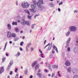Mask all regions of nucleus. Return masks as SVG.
Masks as SVG:
<instances>
[{
    "instance_id": "nucleus-1",
    "label": "nucleus",
    "mask_w": 78,
    "mask_h": 78,
    "mask_svg": "<svg viewBox=\"0 0 78 78\" xmlns=\"http://www.w3.org/2000/svg\"><path fill=\"white\" fill-rule=\"evenodd\" d=\"M30 7L32 8V9H30L29 10L31 12L35 13L36 12V10H34V9H35L37 8V6L35 4H31L30 5Z\"/></svg>"
},
{
    "instance_id": "nucleus-2",
    "label": "nucleus",
    "mask_w": 78,
    "mask_h": 78,
    "mask_svg": "<svg viewBox=\"0 0 78 78\" xmlns=\"http://www.w3.org/2000/svg\"><path fill=\"white\" fill-rule=\"evenodd\" d=\"M21 6L23 8H26L29 7L30 4L27 2H23L21 4Z\"/></svg>"
},
{
    "instance_id": "nucleus-3",
    "label": "nucleus",
    "mask_w": 78,
    "mask_h": 78,
    "mask_svg": "<svg viewBox=\"0 0 78 78\" xmlns=\"http://www.w3.org/2000/svg\"><path fill=\"white\" fill-rule=\"evenodd\" d=\"M41 4H42L38 2H37V4L38 7L40 8L39 9V10L41 11H42L44 8L42 6Z\"/></svg>"
},
{
    "instance_id": "nucleus-4",
    "label": "nucleus",
    "mask_w": 78,
    "mask_h": 78,
    "mask_svg": "<svg viewBox=\"0 0 78 78\" xmlns=\"http://www.w3.org/2000/svg\"><path fill=\"white\" fill-rule=\"evenodd\" d=\"M70 31L73 32H75L77 30V27L75 26H71L69 27Z\"/></svg>"
},
{
    "instance_id": "nucleus-5",
    "label": "nucleus",
    "mask_w": 78,
    "mask_h": 78,
    "mask_svg": "<svg viewBox=\"0 0 78 78\" xmlns=\"http://www.w3.org/2000/svg\"><path fill=\"white\" fill-rule=\"evenodd\" d=\"M72 71L73 74H77L78 73V70L76 68H73Z\"/></svg>"
},
{
    "instance_id": "nucleus-6",
    "label": "nucleus",
    "mask_w": 78,
    "mask_h": 78,
    "mask_svg": "<svg viewBox=\"0 0 78 78\" xmlns=\"http://www.w3.org/2000/svg\"><path fill=\"white\" fill-rule=\"evenodd\" d=\"M7 37L9 39H11L12 37V33L10 32H7Z\"/></svg>"
},
{
    "instance_id": "nucleus-7",
    "label": "nucleus",
    "mask_w": 78,
    "mask_h": 78,
    "mask_svg": "<svg viewBox=\"0 0 78 78\" xmlns=\"http://www.w3.org/2000/svg\"><path fill=\"white\" fill-rule=\"evenodd\" d=\"M49 45V47L48 48V49L49 50H50L51 49V47H52V43H51V44L49 43L48 45H47L46 46H45L44 48L45 49L46 47H47Z\"/></svg>"
},
{
    "instance_id": "nucleus-8",
    "label": "nucleus",
    "mask_w": 78,
    "mask_h": 78,
    "mask_svg": "<svg viewBox=\"0 0 78 78\" xmlns=\"http://www.w3.org/2000/svg\"><path fill=\"white\" fill-rule=\"evenodd\" d=\"M26 21L24 19H22L21 21V23L22 25L24 26L26 24Z\"/></svg>"
},
{
    "instance_id": "nucleus-9",
    "label": "nucleus",
    "mask_w": 78,
    "mask_h": 78,
    "mask_svg": "<svg viewBox=\"0 0 78 78\" xmlns=\"http://www.w3.org/2000/svg\"><path fill=\"white\" fill-rule=\"evenodd\" d=\"M13 62L12 61H10V62L8 65V66L7 67V70H8L11 67V66L13 64Z\"/></svg>"
},
{
    "instance_id": "nucleus-10",
    "label": "nucleus",
    "mask_w": 78,
    "mask_h": 78,
    "mask_svg": "<svg viewBox=\"0 0 78 78\" xmlns=\"http://www.w3.org/2000/svg\"><path fill=\"white\" fill-rule=\"evenodd\" d=\"M71 38H69L67 40V43H66V48H67L68 46H69V44L70 42Z\"/></svg>"
},
{
    "instance_id": "nucleus-11",
    "label": "nucleus",
    "mask_w": 78,
    "mask_h": 78,
    "mask_svg": "<svg viewBox=\"0 0 78 78\" xmlns=\"http://www.w3.org/2000/svg\"><path fill=\"white\" fill-rule=\"evenodd\" d=\"M65 64L66 66H69L71 65V63L69 61L67 60L65 62Z\"/></svg>"
},
{
    "instance_id": "nucleus-12",
    "label": "nucleus",
    "mask_w": 78,
    "mask_h": 78,
    "mask_svg": "<svg viewBox=\"0 0 78 78\" xmlns=\"http://www.w3.org/2000/svg\"><path fill=\"white\" fill-rule=\"evenodd\" d=\"M4 72V68L3 66L1 67L0 69V74H1Z\"/></svg>"
},
{
    "instance_id": "nucleus-13",
    "label": "nucleus",
    "mask_w": 78,
    "mask_h": 78,
    "mask_svg": "<svg viewBox=\"0 0 78 78\" xmlns=\"http://www.w3.org/2000/svg\"><path fill=\"white\" fill-rule=\"evenodd\" d=\"M67 70L69 73H71L72 72V68L71 67H69L67 69Z\"/></svg>"
},
{
    "instance_id": "nucleus-14",
    "label": "nucleus",
    "mask_w": 78,
    "mask_h": 78,
    "mask_svg": "<svg viewBox=\"0 0 78 78\" xmlns=\"http://www.w3.org/2000/svg\"><path fill=\"white\" fill-rule=\"evenodd\" d=\"M53 47L54 48V49L55 50L57 51V53L58 52L57 48L55 46L54 44L53 45Z\"/></svg>"
},
{
    "instance_id": "nucleus-15",
    "label": "nucleus",
    "mask_w": 78,
    "mask_h": 78,
    "mask_svg": "<svg viewBox=\"0 0 78 78\" xmlns=\"http://www.w3.org/2000/svg\"><path fill=\"white\" fill-rule=\"evenodd\" d=\"M37 3H40L42 4V5H43V4H44L43 0H38Z\"/></svg>"
},
{
    "instance_id": "nucleus-16",
    "label": "nucleus",
    "mask_w": 78,
    "mask_h": 78,
    "mask_svg": "<svg viewBox=\"0 0 78 78\" xmlns=\"http://www.w3.org/2000/svg\"><path fill=\"white\" fill-rule=\"evenodd\" d=\"M37 75L38 76L39 78H40L42 76V74L41 73H37Z\"/></svg>"
},
{
    "instance_id": "nucleus-17",
    "label": "nucleus",
    "mask_w": 78,
    "mask_h": 78,
    "mask_svg": "<svg viewBox=\"0 0 78 78\" xmlns=\"http://www.w3.org/2000/svg\"><path fill=\"white\" fill-rule=\"evenodd\" d=\"M17 36V35L16 34L14 33H12V37H13L14 38H15Z\"/></svg>"
},
{
    "instance_id": "nucleus-18",
    "label": "nucleus",
    "mask_w": 78,
    "mask_h": 78,
    "mask_svg": "<svg viewBox=\"0 0 78 78\" xmlns=\"http://www.w3.org/2000/svg\"><path fill=\"white\" fill-rule=\"evenodd\" d=\"M31 24V22L30 21H26V24L28 26H30Z\"/></svg>"
},
{
    "instance_id": "nucleus-19",
    "label": "nucleus",
    "mask_w": 78,
    "mask_h": 78,
    "mask_svg": "<svg viewBox=\"0 0 78 78\" xmlns=\"http://www.w3.org/2000/svg\"><path fill=\"white\" fill-rule=\"evenodd\" d=\"M7 28L9 30H10L11 29V25L10 24H8L7 25Z\"/></svg>"
},
{
    "instance_id": "nucleus-20",
    "label": "nucleus",
    "mask_w": 78,
    "mask_h": 78,
    "mask_svg": "<svg viewBox=\"0 0 78 78\" xmlns=\"http://www.w3.org/2000/svg\"><path fill=\"white\" fill-rule=\"evenodd\" d=\"M31 43H29L27 44V45L26 46V48H30V46H31Z\"/></svg>"
},
{
    "instance_id": "nucleus-21",
    "label": "nucleus",
    "mask_w": 78,
    "mask_h": 78,
    "mask_svg": "<svg viewBox=\"0 0 78 78\" xmlns=\"http://www.w3.org/2000/svg\"><path fill=\"white\" fill-rule=\"evenodd\" d=\"M24 11L27 14H28V15H30V12H29V11L27 9H25L24 10Z\"/></svg>"
},
{
    "instance_id": "nucleus-22",
    "label": "nucleus",
    "mask_w": 78,
    "mask_h": 78,
    "mask_svg": "<svg viewBox=\"0 0 78 78\" xmlns=\"http://www.w3.org/2000/svg\"><path fill=\"white\" fill-rule=\"evenodd\" d=\"M37 63V61H35V62H33L32 64V66L33 67H34Z\"/></svg>"
},
{
    "instance_id": "nucleus-23",
    "label": "nucleus",
    "mask_w": 78,
    "mask_h": 78,
    "mask_svg": "<svg viewBox=\"0 0 78 78\" xmlns=\"http://www.w3.org/2000/svg\"><path fill=\"white\" fill-rule=\"evenodd\" d=\"M52 66L54 69L58 68V66L56 65H53Z\"/></svg>"
},
{
    "instance_id": "nucleus-24",
    "label": "nucleus",
    "mask_w": 78,
    "mask_h": 78,
    "mask_svg": "<svg viewBox=\"0 0 78 78\" xmlns=\"http://www.w3.org/2000/svg\"><path fill=\"white\" fill-rule=\"evenodd\" d=\"M48 68L49 69L50 71H52V69L51 68L50 65L49 64H48Z\"/></svg>"
},
{
    "instance_id": "nucleus-25",
    "label": "nucleus",
    "mask_w": 78,
    "mask_h": 78,
    "mask_svg": "<svg viewBox=\"0 0 78 78\" xmlns=\"http://www.w3.org/2000/svg\"><path fill=\"white\" fill-rule=\"evenodd\" d=\"M33 3L34 5H37V2L36 0H33Z\"/></svg>"
},
{
    "instance_id": "nucleus-26",
    "label": "nucleus",
    "mask_w": 78,
    "mask_h": 78,
    "mask_svg": "<svg viewBox=\"0 0 78 78\" xmlns=\"http://www.w3.org/2000/svg\"><path fill=\"white\" fill-rule=\"evenodd\" d=\"M19 39V38L18 37H15V38L13 40L15 41H17Z\"/></svg>"
},
{
    "instance_id": "nucleus-27",
    "label": "nucleus",
    "mask_w": 78,
    "mask_h": 78,
    "mask_svg": "<svg viewBox=\"0 0 78 78\" xmlns=\"http://www.w3.org/2000/svg\"><path fill=\"white\" fill-rule=\"evenodd\" d=\"M39 66V64H38V65H37L35 67V70H37V69H38Z\"/></svg>"
},
{
    "instance_id": "nucleus-28",
    "label": "nucleus",
    "mask_w": 78,
    "mask_h": 78,
    "mask_svg": "<svg viewBox=\"0 0 78 78\" xmlns=\"http://www.w3.org/2000/svg\"><path fill=\"white\" fill-rule=\"evenodd\" d=\"M8 44V42H5V46H4V51H5V49L6 48V47L7 45Z\"/></svg>"
},
{
    "instance_id": "nucleus-29",
    "label": "nucleus",
    "mask_w": 78,
    "mask_h": 78,
    "mask_svg": "<svg viewBox=\"0 0 78 78\" xmlns=\"http://www.w3.org/2000/svg\"><path fill=\"white\" fill-rule=\"evenodd\" d=\"M12 25H17V23L16 22H15L14 21H13L12 23Z\"/></svg>"
},
{
    "instance_id": "nucleus-30",
    "label": "nucleus",
    "mask_w": 78,
    "mask_h": 78,
    "mask_svg": "<svg viewBox=\"0 0 78 78\" xmlns=\"http://www.w3.org/2000/svg\"><path fill=\"white\" fill-rule=\"evenodd\" d=\"M21 54L20 52H18L17 54L16 55V57H18V56H20V55Z\"/></svg>"
},
{
    "instance_id": "nucleus-31",
    "label": "nucleus",
    "mask_w": 78,
    "mask_h": 78,
    "mask_svg": "<svg viewBox=\"0 0 78 78\" xmlns=\"http://www.w3.org/2000/svg\"><path fill=\"white\" fill-rule=\"evenodd\" d=\"M49 5L51 7H53L54 6V4L52 3H49Z\"/></svg>"
},
{
    "instance_id": "nucleus-32",
    "label": "nucleus",
    "mask_w": 78,
    "mask_h": 78,
    "mask_svg": "<svg viewBox=\"0 0 78 78\" xmlns=\"http://www.w3.org/2000/svg\"><path fill=\"white\" fill-rule=\"evenodd\" d=\"M77 51V48H74L73 50V52L75 53H76Z\"/></svg>"
},
{
    "instance_id": "nucleus-33",
    "label": "nucleus",
    "mask_w": 78,
    "mask_h": 78,
    "mask_svg": "<svg viewBox=\"0 0 78 78\" xmlns=\"http://www.w3.org/2000/svg\"><path fill=\"white\" fill-rule=\"evenodd\" d=\"M70 34V32H69V31H68L67 33H66V36L67 37H68Z\"/></svg>"
},
{
    "instance_id": "nucleus-34",
    "label": "nucleus",
    "mask_w": 78,
    "mask_h": 78,
    "mask_svg": "<svg viewBox=\"0 0 78 78\" xmlns=\"http://www.w3.org/2000/svg\"><path fill=\"white\" fill-rule=\"evenodd\" d=\"M34 50V49L33 47H30V51H33Z\"/></svg>"
},
{
    "instance_id": "nucleus-35",
    "label": "nucleus",
    "mask_w": 78,
    "mask_h": 78,
    "mask_svg": "<svg viewBox=\"0 0 78 78\" xmlns=\"http://www.w3.org/2000/svg\"><path fill=\"white\" fill-rule=\"evenodd\" d=\"M24 73L25 74H27L28 73V69H26L24 71Z\"/></svg>"
},
{
    "instance_id": "nucleus-36",
    "label": "nucleus",
    "mask_w": 78,
    "mask_h": 78,
    "mask_svg": "<svg viewBox=\"0 0 78 78\" xmlns=\"http://www.w3.org/2000/svg\"><path fill=\"white\" fill-rule=\"evenodd\" d=\"M28 18L29 20H31V16H28Z\"/></svg>"
},
{
    "instance_id": "nucleus-37",
    "label": "nucleus",
    "mask_w": 78,
    "mask_h": 78,
    "mask_svg": "<svg viewBox=\"0 0 78 78\" xmlns=\"http://www.w3.org/2000/svg\"><path fill=\"white\" fill-rule=\"evenodd\" d=\"M78 13V10H75L74 11V13L75 14Z\"/></svg>"
},
{
    "instance_id": "nucleus-38",
    "label": "nucleus",
    "mask_w": 78,
    "mask_h": 78,
    "mask_svg": "<svg viewBox=\"0 0 78 78\" xmlns=\"http://www.w3.org/2000/svg\"><path fill=\"white\" fill-rule=\"evenodd\" d=\"M15 31L16 32H18L19 31V29H18V28H15Z\"/></svg>"
},
{
    "instance_id": "nucleus-39",
    "label": "nucleus",
    "mask_w": 78,
    "mask_h": 78,
    "mask_svg": "<svg viewBox=\"0 0 78 78\" xmlns=\"http://www.w3.org/2000/svg\"><path fill=\"white\" fill-rule=\"evenodd\" d=\"M5 59H6L5 58H3V59H2V63H4V62L5 61Z\"/></svg>"
},
{
    "instance_id": "nucleus-40",
    "label": "nucleus",
    "mask_w": 78,
    "mask_h": 78,
    "mask_svg": "<svg viewBox=\"0 0 78 78\" xmlns=\"http://www.w3.org/2000/svg\"><path fill=\"white\" fill-rule=\"evenodd\" d=\"M50 58L51 59H52L53 58V55L52 54H51L50 56Z\"/></svg>"
},
{
    "instance_id": "nucleus-41",
    "label": "nucleus",
    "mask_w": 78,
    "mask_h": 78,
    "mask_svg": "<svg viewBox=\"0 0 78 78\" xmlns=\"http://www.w3.org/2000/svg\"><path fill=\"white\" fill-rule=\"evenodd\" d=\"M73 78H78V75H74L73 77Z\"/></svg>"
},
{
    "instance_id": "nucleus-42",
    "label": "nucleus",
    "mask_w": 78,
    "mask_h": 78,
    "mask_svg": "<svg viewBox=\"0 0 78 78\" xmlns=\"http://www.w3.org/2000/svg\"><path fill=\"white\" fill-rule=\"evenodd\" d=\"M35 24H32V29H33L34 28Z\"/></svg>"
},
{
    "instance_id": "nucleus-43",
    "label": "nucleus",
    "mask_w": 78,
    "mask_h": 78,
    "mask_svg": "<svg viewBox=\"0 0 78 78\" xmlns=\"http://www.w3.org/2000/svg\"><path fill=\"white\" fill-rule=\"evenodd\" d=\"M26 50L27 52H28L29 51V50L28 49V48H26Z\"/></svg>"
},
{
    "instance_id": "nucleus-44",
    "label": "nucleus",
    "mask_w": 78,
    "mask_h": 78,
    "mask_svg": "<svg viewBox=\"0 0 78 78\" xmlns=\"http://www.w3.org/2000/svg\"><path fill=\"white\" fill-rule=\"evenodd\" d=\"M55 73H52V76H51V78H53L55 76Z\"/></svg>"
},
{
    "instance_id": "nucleus-45",
    "label": "nucleus",
    "mask_w": 78,
    "mask_h": 78,
    "mask_svg": "<svg viewBox=\"0 0 78 78\" xmlns=\"http://www.w3.org/2000/svg\"><path fill=\"white\" fill-rule=\"evenodd\" d=\"M39 16V14H36L34 16V18L35 19H36V17L38 16Z\"/></svg>"
},
{
    "instance_id": "nucleus-46",
    "label": "nucleus",
    "mask_w": 78,
    "mask_h": 78,
    "mask_svg": "<svg viewBox=\"0 0 78 78\" xmlns=\"http://www.w3.org/2000/svg\"><path fill=\"white\" fill-rule=\"evenodd\" d=\"M70 47H68L67 49V51H71L70 50Z\"/></svg>"
},
{
    "instance_id": "nucleus-47",
    "label": "nucleus",
    "mask_w": 78,
    "mask_h": 78,
    "mask_svg": "<svg viewBox=\"0 0 78 78\" xmlns=\"http://www.w3.org/2000/svg\"><path fill=\"white\" fill-rule=\"evenodd\" d=\"M18 76H19V74H17L16 75V76L15 78H18Z\"/></svg>"
},
{
    "instance_id": "nucleus-48",
    "label": "nucleus",
    "mask_w": 78,
    "mask_h": 78,
    "mask_svg": "<svg viewBox=\"0 0 78 78\" xmlns=\"http://www.w3.org/2000/svg\"><path fill=\"white\" fill-rule=\"evenodd\" d=\"M24 42H21L20 43V45L21 46H22L23 45V44Z\"/></svg>"
},
{
    "instance_id": "nucleus-49",
    "label": "nucleus",
    "mask_w": 78,
    "mask_h": 78,
    "mask_svg": "<svg viewBox=\"0 0 78 78\" xmlns=\"http://www.w3.org/2000/svg\"><path fill=\"white\" fill-rule=\"evenodd\" d=\"M66 77L67 78H69L70 76L68 74H67L66 75Z\"/></svg>"
},
{
    "instance_id": "nucleus-50",
    "label": "nucleus",
    "mask_w": 78,
    "mask_h": 78,
    "mask_svg": "<svg viewBox=\"0 0 78 78\" xmlns=\"http://www.w3.org/2000/svg\"><path fill=\"white\" fill-rule=\"evenodd\" d=\"M18 71V69L17 68H15V72L17 73V71Z\"/></svg>"
},
{
    "instance_id": "nucleus-51",
    "label": "nucleus",
    "mask_w": 78,
    "mask_h": 78,
    "mask_svg": "<svg viewBox=\"0 0 78 78\" xmlns=\"http://www.w3.org/2000/svg\"><path fill=\"white\" fill-rule=\"evenodd\" d=\"M12 73H13V72H12V71H11L10 72V73H9V74H10V75H12Z\"/></svg>"
},
{
    "instance_id": "nucleus-52",
    "label": "nucleus",
    "mask_w": 78,
    "mask_h": 78,
    "mask_svg": "<svg viewBox=\"0 0 78 78\" xmlns=\"http://www.w3.org/2000/svg\"><path fill=\"white\" fill-rule=\"evenodd\" d=\"M76 43H78V37L77 38V39H76Z\"/></svg>"
},
{
    "instance_id": "nucleus-53",
    "label": "nucleus",
    "mask_w": 78,
    "mask_h": 78,
    "mask_svg": "<svg viewBox=\"0 0 78 78\" xmlns=\"http://www.w3.org/2000/svg\"><path fill=\"white\" fill-rule=\"evenodd\" d=\"M48 72V71L46 69H44V72L45 73H47Z\"/></svg>"
},
{
    "instance_id": "nucleus-54",
    "label": "nucleus",
    "mask_w": 78,
    "mask_h": 78,
    "mask_svg": "<svg viewBox=\"0 0 78 78\" xmlns=\"http://www.w3.org/2000/svg\"><path fill=\"white\" fill-rule=\"evenodd\" d=\"M33 75H31L30 76L29 78H33Z\"/></svg>"
},
{
    "instance_id": "nucleus-55",
    "label": "nucleus",
    "mask_w": 78,
    "mask_h": 78,
    "mask_svg": "<svg viewBox=\"0 0 78 78\" xmlns=\"http://www.w3.org/2000/svg\"><path fill=\"white\" fill-rule=\"evenodd\" d=\"M37 72L38 73H39L41 72V70H40V69H38V70L37 71Z\"/></svg>"
},
{
    "instance_id": "nucleus-56",
    "label": "nucleus",
    "mask_w": 78,
    "mask_h": 78,
    "mask_svg": "<svg viewBox=\"0 0 78 78\" xmlns=\"http://www.w3.org/2000/svg\"><path fill=\"white\" fill-rule=\"evenodd\" d=\"M58 12H60L61 11V9H60V8H58Z\"/></svg>"
},
{
    "instance_id": "nucleus-57",
    "label": "nucleus",
    "mask_w": 78,
    "mask_h": 78,
    "mask_svg": "<svg viewBox=\"0 0 78 78\" xmlns=\"http://www.w3.org/2000/svg\"><path fill=\"white\" fill-rule=\"evenodd\" d=\"M20 50L21 51H23V49L22 48H20Z\"/></svg>"
},
{
    "instance_id": "nucleus-58",
    "label": "nucleus",
    "mask_w": 78,
    "mask_h": 78,
    "mask_svg": "<svg viewBox=\"0 0 78 78\" xmlns=\"http://www.w3.org/2000/svg\"><path fill=\"white\" fill-rule=\"evenodd\" d=\"M62 3H63L62 2H60V3H59V5H62Z\"/></svg>"
},
{
    "instance_id": "nucleus-59",
    "label": "nucleus",
    "mask_w": 78,
    "mask_h": 78,
    "mask_svg": "<svg viewBox=\"0 0 78 78\" xmlns=\"http://www.w3.org/2000/svg\"><path fill=\"white\" fill-rule=\"evenodd\" d=\"M58 76H59V77H61V75L60 74H58Z\"/></svg>"
},
{
    "instance_id": "nucleus-60",
    "label": "nucleus",
    "mask_w": 78,
    "mask_h": 78,
    "mask_svg": "<svg viewBox=\"0 0 78 78\" xmlns=\"http://www.w3.org/2000/svg\"><path fill=\"white\" fill-rule=\"evenodd\" d=\"M55 51L54 50H53L52 51V53L53 54H54L55 53Z\"/></svg>"
},
{
    "instance_id": "nucleus-61",
    "label": "nucleus",
    "mask_w": 78,
    "mask_h": 78,
    "mask_svg": "<svg viewBox=\"0 0 78 78\" xmlns=\"http://www.w3.org/2000/svg\"><path fill=\"white\" fill-rule=\"evenodd\" d=\"M9 43L10 44H11L12 43V42L11 41H10L9 42Z\"/></svg>"
},
{
    "instance_id": "nucleus-62",
    "label": "nucleus",
    "mask_w": 78,
    "mask_h": 78,
    "mask_svg": "<svg viewBox=\"0 0 78 78\" xmlns=\"http://www.w3.org/2000/svg\"><path fill=\"white\" fill-rule=\"evenodd\" d=\"M41 60H42L41 58H39V61H41Z\"/></svg>"
},
{
    "instance_id": "nucleus-63",
    "label": "nucleus",
    "mask_w": 78,
    "mask_h": 78,
    "mask_svg": "<svg viewBox=\"0 0 78 78\" xmlns=\"http://www.w3.org/2000/svg\"><path fill=\"white\" fill-rule=\"evenodd\" d=\"M46 40H45V41H44V44H45L46 43Z\"/></svg>"
},
{
    "instance_id": "nucleus-64",
    "label": "nucleus",
    "mask_w": 78,
    "mask_h": 78,
    "mask_svg": "<svg viewBox=\"0 0 78 78\" xmlns=\"http://www.w3.org/2000/svg\"><path fill=\"white\" fill-rule=\"evenodd\" d=\"M6 56H9V54H7V53H6Z\"/></svg>"
}]
</instances>
